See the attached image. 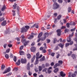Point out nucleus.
I'll list each match as a JSON object with an SVG mask.
<instances>
[{
	"mask_svg": "<svg viewBox=\"0 0 77 77\" xmlns=\"http://www.w3.org/2000/svg\"><path fill=\"white\" fill-rule=\"evenodd\" d=\"M6 5H4L3 7L1 9L2 11H4V10H5V9H6Z\"/></svg>",
	"mask_w": 77,
	"mask_h": 77,
	"instance_id": "14",
	"label": "nucleus"
},
{
	"mask_svg": "<svg viewBox=\"0 0 77 77\" xmlns=\"http://www.w3.org/2000/svg\"><path fill=\"white\" fill-rule=\"evenodd\" d=\"M70 25H72L73 26H75V24L74 23V22H71L70 23Z\"/></svg>",
	"mask_w": 77,
	"mask_h": 77,
	"instance_id": "29",
	"label": "nucleus"
},
{
	"mask_svg": "<svg viewBox=\"0 0 77 77\" xmlns=\"http://www.w3.org/2000/svg\"><path fill=\"white\" fill-rule=\"evenodd\" d=\"M30 29V26L28 25H26L25 26V27H23L21 29V33H24L28 31V30Z\"/></svg>",
	"mask_w": 77,
	"mask_h": 77,
	"instance_id": "1",
	"label": "nucleus"
},
{
	"mask_svg": "<svg viewBox=\"0 0 77 77\" xmlns=\"http://www.w3.org/2000/svg\"><path fill=\"white\" fill-rule=\"evenodd\" d=\"M49 34L48 32H46L44 34V37H42L40 38V40L41 41H44L45 39H46V37H48Z\"/></svg>",
	"mask_w": 77,
	"mask_h": 77,
	"instance_id": "2",
	"label": "nucleus"
},
{
	"mask_svg": "<svg viewBox=\"0 0 77 77\" xmlns=\"http://www.w3.org/2000/svg\"><path fill=\"white\" fill-rule=\"evenodd\" d=\"M21 63V61H20V60L19 59L18 60V62H17L16 63V64L18 66H19L20 65V63Z\"/></svg>",
	"mask_w": 77,
	"mask_h": 77,
	"instance_id": "13",
	"label": "nucleus"
},
{
	"mask_svg": "<svg viewBox=\"0 0 77 77\" xmlns=\"http://www.w3.org/2000/svg\"><path fill=\"white\" fill-rule=\"evenodd\" d=\"M42 67L43 68H45V65H44V64H43L42 65Z\"/></svg>",
	"mask_w": 77,
	"mask_h": 77,
	"instance_id": "55",
	"label": "nucleus"
},
{
	"mask_svg": "<svg viewBox=\"0 0 77 77\" xmlns=\"http://www.w3.org/2000/svg\"><path fill=\"white\" fill-rule=\"evenodd\" d=\"M54 63L53 62H52L51 64V66H54Z\"/></svg>",
	"mask_w": 77,
	"mask_h": 77,
	"instance_id": "63",
	"label": "nucleus"
},
{
	"mask_svg": "<svg viewBox=\"0 0 77 77\" xmlns=\"http://www.w3.org/2000/svg\"><path fill=\"white\" fill-rule=\"evenodd\" d=\"M42 56V55H41L39 57H37V59H39V58H41Z\"/></svg>",
	"mask_w": 77,
	"mask_h": 77,
	"instance_id": "52",
	"label": "nucleus"
},
{
	"mask_svg": "<svg viewBox=\"0 0 77 77\" xmlns=\"http://www.w3.org/2000/svg\"><path fill=\"white\" fill-rule=\"evenodd\" d=\"M42 35H43V33H42V32H41L40 33L38 34V38H40L41 37V36H42Z\"/></svg>",
	"mask_w": 77,
	"mask_h": 77,
	"instance_id": "11",
	"label": "nucleus"
},
{
	"mask_svg": "<svg viewBox=\"0 0 77 77\" xmlns=\"http://www.w3.org/2000/svg\"><path fill=\"white\" fill-rule=\"evenodd\" d=\"M35 59V55L33 56V58H32V59L31 62H32V63H33V61H34Z\"/></svg>",
	"mask_w": 77,
	"mask_h": 77,
	"instance_id": "23",
	"label": "nucleus"
},
{
	"mask_svg": "<svg viewBox=\"0 0 77 77\" xmlns=\"http://www.w3.org/2000/svg\"><path fill=\"white\" fill-rule=\"evenodd\" d=\"M58 1L59 3H61L63 2L62 1V0H58Z\"/></svg>",
	"mask_w": 77,
	"mask_h": 77,
	"instance_id": "64",
	"label": "nucleus"
},
{
	"mask_svg": "<svg viewBox=\"0 0 77 77\" xmlns=\"http://www.w3.org/2000/svg\"><path fill=\"white\" fill-rule=\"evenodd\" d=\"M58 63L59 64H61V65H62V64L63 63V61L61 60H59L58 61Z\"/></svg>",
	"mask_w": 77,
	"mask_h": 77,
	"instance_id": "37",
	"label": "nucleus"
},
{
	"mask_svg": "<svg viewBox=\"0 0 77 77\" xmlns=\"http://www.w3.org/2000/svg\"><path fill=\"white\" fill-rule=\"evenodd\" d=\"M60 74L61 77H65L66 74L63 73V72L61 71L60 72Z\"/></svg>",
	"mask_w": 77,
	"mask_h": 77,
	"instance_id": "8",
	"label": "nucleus"
},
{
	"mask_svg": "<svg viewBox=\"0 0 77 77\" xmlns=\"http://www.w3.org/2000/svg\"><path fill=\"white\" fill-rule=\"evenodd\" d=\"M59 8V5L56 2H54L53 4V9L54 10H56Z\"/></svg>",
	"mask_w": 77,
	"mask_h": 77,
	"instance_id": "3",
	"label": "nucleus"
},
{
	"mask_svg": "<svg viewBox=\"0 0 77 77\" xmlns=\"http://www.w3.org/2000/svg\"><path fill=\"white\" fill-rule=\"evenodd\" d=\"M20 55H23L24 54V51H19Z\"/></svg>",
	"mask_w": 77,
	"mask_h": 77,
	"instance_id": "26",
	"label": "nucleus"
},
{
	"mask_svg": "<svg viewBox=\"0 0 77 77\" xmlns=\"http://www.w3.org/2000/svg\"><path fill=\"white\" fill-rule=\"evenodd\" d=\"M6 21L4 20L1 23V25L2 26H5L6 25Z\"/></svg>",
	"mask_w": 77,
	"mask_h": 77,
	"instance_id": "9",
	"label": "nucleus"
},
{
	"mask_svg": "<svg viewBox=\"0 0 77 77\" xmlns=\"http://www.w3.org/2000/svg\"><path fill=\"white\" fill-rule=\"evenodd\" d=\"M69 32V30L68 29H66L65 30V33H68Z\"/></svg>",
	"mask_w": 77,
	"mask_h": 77,
	"instance_id": "21",
	"label": "nucleus"
},
{
	"mask_svg": "<svg viewBox=\"0 0 77 77\" xmlns=\"http://www.w3.org/2000/svg\"><path fill=\"white\" fill-rule=\"evenodd\" d=\"M47 43H50V39H47Z\"/></svg>",
	"mask_w": 77,
	"mask_h": 77,
	"instance_id": "51",
	"label": "nucleus"
},
{
	"mask_svg": "<svg viewBox=\"0 0 77 77\" xmlns=\"http://www.w3.org/2000/svg\"><path fill=\"white\" fill-rule=\"evenodd\" d=\"M16 3H14V5H13V7H14L13 9H16V8H17V4H15Z\"/></svg>",
	"mask_w": 77,
	"mask_h": 77,
	"instance_id": "30",
	"label": "nucleus"
},
{
	"mask_svg": "<svg viewBox=\"0 0 77 77\" xmlns=\"http://www.w3.org/2000/svg\"><path fill=\"white\" fill-rule=\"evenodd\" d=\"M17 57H16V56H14V58L13 59V60H14V61L15 62L17 61Z\"/></svg>",
	"mask_w": 77,
	"mask_h": 77,
	"instance_id": "40",
	"label": "nucleus"
},
{
	"mask_svg": "<svg viewBox=\"0 0 77 77\" xmlns=\"http://www.w3.org/2000/svg\"><path fill=\"white\" fill-rule=\"evenodd\" d=\"M21 42L23 43L24 46H26L28 43H29V41H26V39H23L21 40Z\"/></svg>",
	"mask_w": 77,
	"mask_h": 77,
	"instance_id": "4",
	"label": "nucleus"
},
{
	"mask_svg": "<svg viewBox=\"0 0 77 77\" xmlns=\"http://www.w3.org/2000/svg\"><path fill=\"white\" fill-rule=\"evenodd\" d=\"M54 54H55V53L53 52L51 54V56H52V57H54Z\"/></svg>",
	"mask_w": 77,
	"mask_h": 77,
	"instance_id": "44",
	"label": "nucleus"
},
{
	"mask_svg": "<svg viewBox=\"0 0 77 77\" xmlns=\"http://www.w3.org/2000/svg\"><path fill=\"white\" fill-rule=\"evenodd\" d=\"M45 66L48 67V66H50V64L48 63H46L45 64Z\"/></svg>",
	"mask_w": 77,
	"mask_h": 77,
	"instance_id": "48",
	"label": "nucleus"
},
{
	"mask_svg": "<svg viewBox=\"0 0 77 77\" xmlns=\"http://www.w3.org/2000/svg\"><path fill=\"white\" fill-rule=\"evenodd\" d=\"M75 28L70 30L71 32H73V31H75Z\"/></svg>",
	"mask_w": 77,
	"mask_h": 77,
	"instance_id": "50",
	"label": "nucleus"
},
{
	"mask_svg": "<svg viewBox=\"0 0 77 77\" xmlns=\"http://www.w3.org/2000/svg\"><path fill=\"white\" fill-rule=\"evenodd\" d=\"M66 26L67 28H69L70 26H69V23H67L66 24Z\"/></svg>",
	"mask_w": 77,
	"mask_h": 77,
	"instance_id": "34",
	"label": "nucleus"
},
{
	"mask_svg": "<svg viewBox=\"0 0 77 77\" xmlns=\"http://www.w3.org/2000/svg\"><path fill=\"white\" fill-rule=\"evenodd\" d=\"M48 54L49 55H50V54H51V52H52L51 50V49H48Z\"/></svg>",
	"mask_w": 77,
	"mask_h": 77,
	"instance_id": "25",
	"label": "nucleus"
},
{
	"mask_svg": "<svg viewBox=\"0 0 77 77\" xmlns=\"http://www.w3.org/2000/svg\"><path fill=\"white\" fill-rule=\"evenodd\" d=\"M71 57L73 59H76V55L75 54H73L71 55Z\"/></svg>",
	"mask_w": 77,
	"mask_h": 77,
	"instance_id": "16",
	"label": "nucleus"
},
{
	"mask_svg": "<svg viewBox=\"0 0 77 77\" xmlns=\"http://www.w3.org/2000/svg\"><path fill=\"white\" fill-rule=\"evenodd\" d=\"M24 47V46L22 45L20 46V50H21L23 49V48Z\"/></svg>",
	"mask_w": 77,
	"mask_h": 77,
	"instance_id": "42",
	"label": "nucleus"
},
{
	"mask_svg": "<svg viewBox=\"0 0 77 77\" xmlns=\"http://www.w3.org/2000/svg\"><path fill=\"white\" fill-rule=\"evenodd\" d=\"M10 50V49H8L6 51V53H9V52Z\"/></svg>",
	"mask_w": 77,
	"mask_h": 77,
	"instance_id": "59",
	"label": "nucleus"
},
{
	"mask_svg": "<svg viewBox=\"0 0 77 77\" xmlns=\"http://www.w3.org/2000/svg\"><path fill=\"white\" fill-rule=\"evenodd\" d=\"M15 39L17 40V41H20V39L18 37H16Z\"/></svg>",
	"mask_w": 77,
	"mask_h": 77,
	"instance_id": "39",
	"label": "nucleus"
},
{
	"mask_svg": "<svg viewBox=\"0 0 77 77\" xmlns=\"http://www.w3.org/2000/svg\"><path fill=\"white\" fill-rule=\"evenodd\" d=\"M39 70V71H41L42 69V68L41 66H39L38 68Z\"/></svg>",
	"mask_w": 77,
	"mask_h": 77,
	"instance_id": "33",
	"label": "nucleus"
},
{
	"mask_svg": "<svg viewBox=\"0 0 77 77\" xmlns=\"http://www.w3.org/2000/svg\"><path fill=\"white\" fill-rule=\"evenodd\" d=\"M47 70H48V69L47 68H45L42 70V71L43 72H46V73H47Z\"/></svg>",
	"mask_w": 77,
	"mask_h": 77,
	"instance_id": "28",
	"label": "nucleus"
},
{
	"mask_svg": "<svg viewBox=\"0 0 77 77\" xmlns=\"http://www.w3.org/2000/svg\"><path fill=\"white\" fill-rule=\"evenodd\" d=\"M71 11V7H69L68 8V12H70Z\"/></svg>",
	"mask_w": 77,
	"mask_h": 77,
	"instance_id": "36",
	"label": "nucleus"
},
{
	"mask_svg": "<svg viewBox=\"0 0 77 77\" xmlns=\"http://www.w3.org/2000/svg\"><path fill=\"white\" fill-rule=\"evenodd\" d=\"M57 41V42H59V41H57V39H56V38H55L54 39V41H53V43L54 44H55L56 43V42Z\"/></svg>",
	"mask_w": 77,
	"mask_h": 77,
	"instance_id": "19",
	"label": "nucleus"
},
{
	"mask_svg": "<svg viewBox=\"0 0 77 77\" xmlns=\"http://www.w3.org/2000/svg\"><path fill=\"white\" fill-rule=\"evenodd\" d=\"M8 46L9 47L11 48L12 47V45L9 44L8 45Z\"/></svg>",
	"mask_w": 77,
	"mask_h": 77,
	"instance_id": "54",
	"label": "nucleus"
},
{
	"mask_svg": "<svg viewBox=\"0 0 77 77\" xmlns=\"http://www.w3.org/2000/svg\"><path fill=\"white\" fill-rule=\"evenodd\" d=\"M4 20H5V18L3 17L0 18V22H2V21H3Z\"/></svg>",
	"mask_w": 77,
	"mask_h": 77,
	"instance_id": "32",
	"label": "nucleus"
},
{
	"mask_svg": "<svg viewBox=\"0 0 77 77\" xmlns=\"http://www.w3.org/2000/svg\"><path fill=\"white\" fill-rule=\"evenodd\" d=\"M60 55V54H58L56 56V58L57 59H59V56Z\"/></svg>",
	"mask_w": 77,
	"mask_h": 77,
	"instance_id": "47",
	"label": "nucleus"
},
{
	"mask_svg": "<svg viewBox=\"0 0 77 77\" xmlns=\"http://www.w3.org/2000/svg\"><path fill=\"white\" fill-rule=\"evenodd\" d=\"M11 69L10 67H9L8 69L5 70V71L3 72V74H6V73H7V72H10Z\"/></svg>",
	"mask_w": 77,
	"mask_h": 77,
	"instance_id": "6",
	"label": "nucleus"
},
{
	"mask_svg": "<svg viewBox=\"0 0 77 77\" xmlns=\"http://www.w3.org/2000/svg\"><path fill=\"white\" fill-rule=\"evenodd\" d=\"M30 50L31 52L34 53L36 51V48H35V47H32L31 48Z\"/></svg>",
	"mask_w": 77,
	"mask_h": 77,
	"instance_id": "7",
	"label": "nucleus"
},
{
	"mask_svg": "<svg viewBox=\"0 0 77 77\" xmlns=\"http://www.w3.org/2000/svg\"><path fill=\"white\" fill-rule=\"evenodd\" d=\"M39 53L38 52L36 54V57H39Z\"/></svg>",
	"mask_w": 77,
	"mask_h": 77,
	"instance_id": "53",
	"label": "nucleus"
},
{
	"mask_svg": "<svg viewBox=\"0 0 77 77\" xmlns=\"http://www.w3.org/2000/svg\"><path fill=\"white\" fill-rule=\"evenodd\" d=\"M21 38H22L23 39L25 38V37H24V35H22L21 36Z\"/></svg>",
	"mask_w": 77,
	"mask_h": 77,
	"instance_id": "60",
	"label": "nucleus"
},
{
	"mask_svg": "<svg viewBox=\"0 0 77 77\" xmlns=\"http://www.w3.org/2000/svg\"><path fill=\"white\" fill-rule=\"evenodd\" d=\"M20 60L21 63H26L27 62V60L26 59L21 58Z\"/></svg>",
	"mask_w": 77,
	"mask_h": 77,
	"instance_id": "5",
	"label": "nucleus"
},
{
	"mask_svg": "<svg viewBox=\"0 0 77 77\" xmlns=\"http://www.w3.org/2000/svg\"><path fill=\"white\" fill-rule=\"evenodd\" d=\"M58 71H59V68H55L54 71V72L55 73H57Z\"/></svg>",
	"mask_w": 77,
	"mask_h": 77,
	"instance_id": "15",
	"label": "nucleus"
},
{
	"mask_svg": "<svg viewBox=\"0 0 77 77\" xmlns=\"http://www.w3.org/2000/svg\"><path fill=\"white\" fill-rule=\"evenodd\" d=\"M5 57L7 59H8L9 57V56L8 54H6L5 55Z\"/></svg>",
	"mask_w": 77,
	"mask_h": 77,
	"instance_id": "27",
	"label": "nucleus"
},
{
	"mask_svg": "<svg viewBox=\"0 0 77 77\" xmlns=\"http://www.w3.org/2000/svg\"><path fill=\"white\" fill-rule=\"evenodd\" d=\"M76 76V75L75 73H73L71 75L72 77H75Z\"/></svg>",
	"mask_w": 77,
	"mask_h": 77,
	"instance_id": "41",
	"label": "nucleus"
},
{
	"mask_svg": "<svg viewBox=\"0 0 77 77\" xmlns=\"http://www.w3.org/2000/svg\"><path fill=\"white\" fill-rule=\"evenodd\" d=\"M27 55L28 59H30V57H31V55L30 54H27Z\"/></svg>",
	"mask_w": 77,
	"mask_h": 77,
	"instance_id": "24",
	"label": "nucleus"
},
{
	"mask_svg": "<svg viewBox=\"0 0 77 77\" xmlns=\"http://www.w3.org/2000/svg\"><path fill=\"white\" fill-rule=\"evenodd\" d=\"M37 75V74L36 73H34L33 74V76H34V77H36Z\"/></svg>",
	"mask_w": 77,
	"mask_h": 77,
	"instance_id": "57",
	"label": "nucleus"
},
{
	"mask_svg": "<svg viewBox=\"0 0 77 77\" xmlns=\"http://www.w3.org/2000/svg\"><path fill=\"white\" fill-rule=\"evenodd\" d=\"M34 37V36L33 35H30L28 37V39H32Z\"/></svg>",
	"mask_w": 77,
	"mask_h": 77,
	"instance_id": "18",
	"label": "nucleus"
},
{
	"mask_svg": "<svg viewBox=\"0 0 77 77\" xmlns=\"http://www.w3.org/2000/svg\"><path fill=\"white\" fill-rule=\"evenodd\" d=\"M28 74L29 75H32V72H31L30 71H28Z\"/></svg>",
	"mask_w": 77,
	"mask_h": 77,
	"instance_id": "38",
	"label": "nucleus"
},
{
	"mask_svg": "<svg viewBox=\"0 0 77 77\" xmlns=\"http://www.w3.org/2000/svg\"><path fill=\"white\" fill-rule=\"evenodd\" d=\"M57 66H59V64L58 63L55 64L54 66V68H56L57 67Z\"/></svg>",
	"mask_w": 77,
	"mask_h": 77,
	"instance_id": "20",
	"label": "nucleus"
},
{
	"mask_svg": "<svg viewBox=\"0 0 77 77\" xmlns=\"http://www.w3.org/2000/svg\"><path fill=\"white\" fill-rule=\"evenodd\" d=\"M57 46H59V47H61L62 48H63V46H64V44H62V43H60L57 45Z\"/></svg>",
	"mask_w": 77,
	"mask_h": 77,
	"instance_id": "10",
	"label": "nucleus"
},
{
	"mask_svg": "<svg viewBox=\"0 0 77 77\" xmlns=\"http://www.w3.org/2000/svg\"><path fill=\"white\" fill-rule=\"evenodd\" d=\"M45 60V56H43L42 58L40 60V61H44V60Z\"/></svg>",
	"mask_w": 77,
	"mask_h": 77,
	"instance_id": "17",
	"label": "nucleus"
},
{
	"mask_svg": "<svg viewBox=\"0 0 77 77\" xmlns=\"http://www.w3.org/2000/svg\"><path fill=\"white\" fill-rule=\"evenodd\" d=\"M12 12L13 13V16H15V11H14V10H12Z\"/></svg>",
	"mask_w": 77,
	"mask_h": 77,
	"instance_id": "31",
	"label": "nucleus"
},
{
	"mask_svg": "<svg viewBox=\"0 0 77 77\" xmlns=\"http://www.w3.org/2000/svg\"><path fill=\"white\" fill-rule=\"evenodd\" d=\"M71 36L69 35V37L67 39V41L68 42H71Z\"/></svg>",
	"mask_w": 77,
	"mask_h": 77,
	"instance_id": "12",
	"label": "nucleus"
},
{
	"mask_svg": "<svg viewBox=\"0 0 77 77\" xmlns=\"http://www.w3.org/2000/svg\"><path fill=\"white\" fill-rule=\"evenodd\" d=\"M17 12H19V10H20V7H18V6H17Z\"/></svg>",
	"mask_w": 77,
	"mask_h": 77,
	"instance_id": "58",
	"label": "nucleus"
},
{
	"mask_svg": "<svg viewBox=\"0 0 77 77\" xmlns=\"http://www.w3.org/2000/svg\"><path fill=\"white\" fill-rule=\"evenodd\" d=\"M62 16L61 15H59L57 17V19L58 20H60V19Z\"/></svg>",
	"mask_w": 77,
	"mask_h": 77,
	"instance_id": "43",
	"label": "nucleus"
},
{
	"mask_svg": "<svg viewBox=\"0 0 77 77\" xmlns=\"http://www.w3.org/2000/svg\"><path fill=\"white\" fill-rule=\"evenodd\" d=\"M42 52L43 53H46V50L45 49H44L42 50Z\"/></svg>",
	"mask_w": 77,
	"mask_h": 77,
	"instance_id": "49",
	"label": "nucleus"
},
{
	"mask_svg": "<svg viewBox=\"0 0 77 77\" xmlns=\"http://www.w3.org/2000/svg\"><path fill=\"white\" fill-rule=\"evenodd\" d=\"M10 58H13V54H10Z\"/></svg>",
	"mask_w": 77,
	"mask_h": 77,
	"instance_id": "45",
	"label": "nucleus"
},
{
	"mask_svg": "<svg viewBox=\"0 0 77 77\" xmlns=\"http://www.w3.org/2000/svg\"><path fill=\"white\" fill-rule=\"evenodd\" d=\"M48 71L49 74H50L51 72V70L50 69H48Z\"/></svg>",
	"mask_w": 77,
	"mask_h": 77,
	"instance_id": "56",
	"label": "nucleus"
},
{
	"mask_svg": "<svg viewBox=\"0 0 77 77\" xmlns=\"http://www.w3.org/2000/svg\"><path fill=\"white\" fill-rule=\"evenodd\" d=\"M69 43H66V47H68V46H69Z\"/></svg>",
	"mask_w": 77,
	"mask_h": 77,
	"instance_id": "46",
	"label": "nucleus"
},
{
	"mask_svg": "<svg viewBox=\"0 0 77 77\" xmlns=\"http://www.w3.org/2000/svg\"><path fill=\"white\" fill-rule=\"evenodd\" d=\"M5 65H2L1 66V70H3V69H5Z\"/></svg>",
	"mask_w": 77,
	"mask_h": 77,
	"instance_id": "22",
	"label": "nucleus"
},
{
	"mask_svg": "<svg viewBox=\"0 0 77 77\" xmlns=\"http://www.w3.org/2000/svg\"><path fill=\"white\" fill-rule=\"evenodd\" d=\"M59 50V48H58V46H57L54 49V50Z\"/></svg>",
	"mask_w": 77,
	"mask_h": 77,
	"instance_id": "61",
	"label": "nucleus"
},
{
	"mask_svg": "<svg viewBox=\"0 0 77 77\" xmlns=\"http://www.w3.org/2000/svg\"><path fill=\"white\" fill-rule=\"evenodd\" d=\"M57 33H61V29H59L57 30Z\"/></svg>",
	"mask_w": 77,
	"mask_h": 77,
	"instance_id": "35",
	"label": "nucleus"
},
{
	"mask_svg": "<svg viewBox=\"0 0 77 77\" xmlns=\"http://www.w3.org/2000/svg\"><path fill=\"white\" fill-rule=\"evenodd\" d=\"M57 35L58 36H60V35H61V32H57Z\"/></svg>",
	"mask_w": 77,
	"mask_h": 77,
	"instance_id": "62",
	"label": "nucleus"
}]
</instances>
